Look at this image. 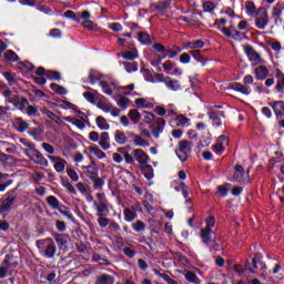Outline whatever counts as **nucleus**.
<instances>
[{
    "mask_svg": "<svg viewBox=\"0 0 284 284\" xmlns=\"http://www.w3.org/2000/svg\"><path fill=\"white\" fill-rule=\"evenodd\" d=\"M133 158L140 165V168H143L150 163V155L143 149H134L133 150Z\"/></svg>",
    "mask_w": 284,
    "mask_h": 284,
    "instance_id": "423d86ee",
    "label": "nucleus"
},
{
    "mask_svg": "<svg viewBox=\"0 0 284 284\" xmlns=\"http://www.w3.org/2000/svg\"><path fill=\"white\" fill-rule=\"evenodd\" d=\"M176 121L178 125H180L181 128H187V125H190V118H186L183 114L178 115Z\"/></svg>",
    "mask_w": 284,
    "mask_h": 284,
    "instance_id": "4c0bfd02",
    "label": "nucleus"
},
{
    "mask_svg": "<svg viewBox=\"0 0 284 284\" xmlns=\"http://www.w3.org/2000/svg\"><path fill=\"white\" fill-rule=\"evenodd\" d=\"M118 152H120V154H123L125 163H128L129 165H132L134 163V155L128 153L124 148H118Z\"/></svg>",
    "mask_w": 284,
    "mask_h": 284,
    "instance_id": "7c9ffc66",
    "label": "nucleus"
},
{
    "mask_svg": "<svg viewBox=\"0 0 284 284\" xmlns=\"http://www.w3.org/2000/svg\"><path fill=\"white\" fill-rule=\"evenodd\" d=\"M232 90H234L235 92H241L242 94H250V89H247V87L234 82L231 84Z\"/></svg>",
    "mask_w": 284,
    "mask_h": 284,
    "instance_id": "c85d7f7f",
    "label": "nucleus"
},
{
    "mask_svg": "<svg viewBox=\"0 0 284 284\" xmlns=\"http://www.w3.org/2000/svg\"><path fill=\"white\" fill-rule=\"evenodd\" d=\"M135 105L136 108H142L146 110L154 108V103H152V100L145 98L135 99Z\"/></svg>",
    "mask_w": 284,
    "mask_h": 284,
    "instance_id": "4468645a",
    "label": "nucleus"
},
{
    "mask_svg": "<svg viewBox=\"0 0 284 284\" xmlns=\"http://www.w3.org/2000/svg\"><path fill=\"white\" fill-rule=\"evenodd\" d=\"M34 163H38V165H43L44 168H48V159L41 154L39 158L34 160Z\"/></svg>",
    "mask_w": 284,
    "mask_h": 284,
    "instance_id": "680f3d73",
    "label": "nucleus"
},
{
    "mask_svg": "<svg viewBox=\"0 0 284 284\" xmlns=\"http://www.w3.org/2000/svg\"><path fill=\"white\" fill-rule=\"evenodd\" d=\"M17 202V193L9 192L7 197L3 199L0 203V214L2 215V219H6L8 214H10V211L12 210V206Z\"/></svg>",
    "mask_w": 284,
    "mask_h": 284,
    "instance_id": "7ed1b4c3",
    "label": "nucleus"
},
{
    "mask_svg": "<svg viewBox=\"0 0 284 284\" xmlns=\"http://www.w3.org/2000/svg\"><path fill=\"white\" fill-rule=\"evenodd\" d=\"M165 85H166V88H169V90H173L174 92L181 90V82H179V80H174L170 77L166 78Z\"/></svg>",
    "mask_w": 284,
    "mask_h": 284,
    "instance_id": "aec40b11",
    "label": "nucleus"
},
{
    "mask_svg": "<svg viewBox=\"0 0 284 284\" xmlns=\"http://www.w3.org/2000/svg\"><path fill=\"white\" fill-rule=\"evenodd\" d=\"M47 203L48 205H50L52 210H59L60 202H59V199H57L55 196L53 195L47 196Z\"/></svg>",
    "mask_w": 284,
    "mask_h": 284,
    "instance_id": "f704fd0d",
    "label": "nucleus"
},
{
    "mask_svg": "<svg viewBox=\"0 0 284 284\" xmlns=\"http://www.w3.org/2000/svg\"><path fill=\"white\" fill-rule=\"evenodd\" d=\"M30 105V102L28 101V99L22 98L21 100H19V104L18 108L19 110H27V108Z\"/></svg>",
    "mask_w": 284,
    "mask_h": 284,
    "instance_id": "bf43d9fd",
    "label": "nucleus"
},
{
    "mask_svg": "<svg viewBox=\"0 0 284 284\" xmlns=\"http://www.w3.org/2000/svg\"><path fill=\"white\" fill-rule=\"evenodd\" d=\"M20 143H22V145H23L24 148H27V149L24 150V154H27V156L30 154V151H32V150L36 149L34 143L30 142V141L27 140V139H21V140H20Z\"/></svg>",
    "mask_w": 284,
    "mask_h": 284,
    "instance_id": "c9c22d12",
    "label": "nucleus"
},
{
    "mask_svg": "<svg viewBox=\"0 0 284 284\" xmlns=\"http://www.w3.org/2000/svg\"><path fill=\"white\" fill-rule=\"evenodd\" d=\"M118 105H119V108H123V109L129 108V105H130V99H128V98H125V97L120 98V99L118 100Z\"/></svg>",
    "mask_w": 284,
    "mask_h": 284,
    "instance_id": "4d7b16f0",
    "label": "nucleus"
},
{
    "mask_svg": "<svg viewBox=\"0 0 284 284\" xmlns=\"http://www.w3.org/2000/svg\"><path fill=\"white\" fill-rule=\"evenodd\" d=\"M65 165H68V161L60 158V161L54 163L53 168L55 172L62 173L65 172Z\"/></svg>",
    "mask_w": 284,
    "mask_h": 284,
    "instance_id": "e433bc0d",
    "label": "nucleus"
},
{
    "mask_svg": "<svg viewBox=\"0 0 284 284\" xmlns=\"http://www.w3.org/2000/svg\"><path fill=\"white\" fill-rule=\"evenodd\" d=\"M123 65L129 73L136 72L139 70V67L134 62H124Z\"/></svg>",
    "mask_w": 284,
    "mask_h": 284,
    "instance_id": "49530a36",
    "label": "nucleus"
},
{
    "mask_svg": "<svg viewBox=\"0 0 284 284\" xmlns=\"http://www.w3.org/2000/svg\"><path fill=\"white\" fill-rule=\"evenodd\" d=\"M267 74H270V71L265 65H260L255 69L256 79H260V80L267 79Z\"/></svg>",
    "mask_w": 284,
    "mask_h": 284,
    "instance_id": "412c9836",
    "label": "nucleus"
},
{
    "mask_svg": "<svg viewBox=\"0 0 284 284\" xmlns=\"http://www.w3.org/2000/svg\"><path fill=\"white\" fill-rule=\"evenodd\" d=\"M45 78L50 81H59L61 80V73H59L58 71H45Z\"/></svg>",
    "mask_w": 284,
    "mask_h": 284,
    "instance_id": "37998d69",
    "label": "nucleus"
},
{
    "mask_svg": "<svg viewBox=\"0 0 284 284\" xmlns=\"http://www.w3.org/2000/svg\"><path fill=\"white\" fill-rule=\"evenodd\" d=\"M91 181L93 183L94 190H103V185H105V181H103V179L99 178V175L93 178Z\"/></svg>",
    "mask_w": 284,
    "mask_h": 284,
    "instance_id": "ea45409f",
    "label": "nucleus"
},
{
    "mask_svg": "<svg viewBox=\"0 0 284 284\" xmlns=\"http://www.w3.org/2000/svg\"><path fill=\"white\" fill-rule=\"evenodd\" d=\"M108 205H110V203H98L94 201L93 206L97 211V216H108V214H110V209Z\"/></svg>",
    "mask_w": 284,
    "mask_h": 284,
    "instance_id": "1a4fd4ad",
    "label": "nucleus"
},
{
    "mask_svg": "<svg viewBox=\"0 0 284 284\" xmlns=\"http://www.w3.org/2000/svg\"><path fill=\"white\" fill-rule=\"evenodd\" d=\"M207 114H209V119L213 121V125H216V128H221L222 125L221 116H225L223 111H216V109H210Z\"/></svg>",
    "mask_w": 284,
    "mask_h": 284,
    "instance_id": "6e6552de",
    "label": "nucleus"
},
{
    "mask_svg": "<svg viewBox=\"0 0 284 284\" xmlns=\"http://www.w3.org/2000/svg\"><path fill=\"white\" fill-rule=\"evenodd\" d=\"M201 239L206 245H210V243H212V230L202 229L201 230Z\"/></svg>",
    "mask_w": 284,
    "mask_h": 284,
    "instance_id": "a878e982",
    "label": "nucleus"
},
{
    "mask_svg": "<svg viewBox=\"0 0 284 284\" xmlns=\"http://www.w3.org/2000/svg\"><path fill=\"white\" fill-rule=\"evenodd\" d=\"M175 154L182 163H185L190 159V154H192V142L187 140L180 141Z\"/></svg>",
    "mask_w": 284,
    "mask_h": 284,
    "instance_id": "f03ea898",
    "label": "nucleus"
},
{
    "mask_svg": "<svg viewBox=\"0 0 284 284\" xmlns=\"http://www.w3.org/2000/svg\"><path fill=\"white\" fill-rule=\"evenodd\" d=\"M135 219H136V210H134V207L124 209V221H126V223H132V221Z\"/></svg>",
    "mask_w": 284,
    "mask_h": 284,
    "instance_id": "393cba45",
    "label": "nucleus"
},
{
    "mask_svg": "<svg viewBox=\"0 0 284 284\" xmlns=\"http://www.w3.org/2000/svg\"><path fill=\"white\" fill-rule=\"evenodd\" d=\"M203 45H205V42H203V40L184 42L183 50H199V48H203Z\"/></svg>",
    "mask_w": 284,
    "mask_h": 284,
    "instance_id": "a211bd4d",
    "label": "nucleus"
},
{
    "mask_svg": "<svg viewBox=\"0 0 284 284\" xmlns=\"http://www.w3.org/2000/svg\"><path fill=\"white\" fill-rule=\"evenodd\" d=\"M98 284H114V276L101 274L97 277Z\"/></svg>",
    "mask_w": 284,
    "mask_h": 284,
    "instance_id": "bb28decb",
    "label": "nucleus"
},
{
    "mask_svg": "<svg viewBox=\"0 0 284 284\" xmlns=\"http://www.w3.org/2000/svg\"><path fill=\"white\" fill-rule=\"evenodd\" d=\"M214 4L212 3V1H206L203 3V10L204 12H212L214 10Z\"/></svg>",
    "mask_w": 284,
    "mask_h": 284,
    "instance_id": "69168bd1",
    "label": "nucleus"
},
{
    "mask_svg": "<svg viewBox=\"0 0 284 284\" xmlns=\"http://www.w3.org/2000/svg\"><path fill=\"white\" fill-rule=\"evenodd\" d=\"M283 10H284V4L277 3L274 8H273V12L272 16L275 19V23H278V19H281V14H283Z\"/></svg>",
    "mask_w": 284,
    "mask_h": 284,
    "instance_id": "cd10ccee",
    "label": "nucleus"
},
{
    "mask_svg": "<svg viewBox=\"0 0 284 284\" xmlns=\"http://www.w3.org/2000/svg\"><path fill=\"white\" fill-rule=\"evenodd\" d=\"M89 139L92 141V143H97L101 139V135H99V132L97 131H91L89 133Z\"/></svg>",
    "mask_w": 284,
    "mask_h": 284,
    "instance_id": "e2e57ef3",
    "label": "nucleus"
},
{
    "mask_svg": "<svg viewBox=\"0 0 284 284\" xmlns=\"http://www.w3.org/2000/svg\"><path fill=\"white\" fill-rule=\"evenodd\" d=\"M134 90V83L120 88L122 94H130Z\"/></svg>",
    "mask_w": 284,
    "mask_h": 284,
    "instance_id": "0e129e2a",
    "label": "nucleus"
},
{
    "mask_svg": "<svg viewBox=\"0 0 284 284\" xmlns=\"http://www.w3.org/2000/svg\"><path fill=\"white\" fill-rule=\"evenodd\" d=\"M140 170L143 172L145 179L148 181L154 179V169L150 164H144V166L140 168Z\"/></svg>",
    "mask_w": 284,
    "mask_h": 284,
    "instance_id": "b1692460",
    "label": "nucleus"
},
{
    "mask_svg": "<svg viewBox=\"0 0 284 284\" xmlns=\"http://www.w3.org/2000/svg\"><path fill=\"white\" fill-rule=\"evenodd\" d=\"M4 59L7 61H10V63H14V61H19V55H17V53L12 50H8L6 53H4Z\"/></svg>",
    "mask_w": 284,
    "mask_h": 284,
    "instance_id": "58836bf2",
    "label": "nucleus"
},
{
    "mask_svg": "<svg viewBox=\"0 0 284 284\" xmlns=\"http://www.w3.org/2000/svg\"><path fill=\"white\" fill-rule=\"evenodd\" d=\"M63 120L68 123H72V125H77L79 130H85V124L90 121V119L82 111H78L74 118L64 116Z\"/></svg>",
    "mask_w": 284,
    "mask_h": 284,
    "instance_id": "20e7f679",
    "label": "nucleus"
},
{
    "mask_svg": "<svg viewBox=\"0 0 284 284\" xmlns=\"http://www.w3.org/2000/svg\"><path fill=\"white\" fill-rule=\"evenodd\" d=\"M268 44L271 45L272 50L275 52H281V43L277 40L271 39L268 41Z\"/></svg>",
    "mask_w": 284,
    "mask_h": 284,
    "instance_id": "5fc2aeb1",
    "label": "nucleus"
},
{
    "mask_svg": "<svg viewBox=\"0 0 284 284\" xmlns=\"http://www.w3.org/2000/svg\"><path fill=\"white\" fill-rule=\"evenodd\" d=\"M132 227L135 232H143L145 230V223L139 220L132 224Z\"/></svg>",
    "mask_w": 284,
    "mask_h": 284,
    "instance_id": "09e8293b",
    "label": "nucleus"
},
{
    "mask_svg": "<svg viewBox=\"0 0 284 284\" xmlns=\"http://www.w3.org/2000/svg\"><path fill=\"white\" fill-rule=\"evenodd\" d=\"M19 265L18 261L12 260L10 255H6L0 266V278H6L9 270H14Z\"/></svg>",
    "mask_w": 284,
    "mask_h": 284,
    "instance_id": "39448f33",
    "label": "nucleus"
},
{
    "mask_svg": "<svg viewBox=\"0 0 284 284\" xmlns=\"http://www.w3.org/2000/svg\"><path fill=\"white\" fill-rule=\"evenodd\" d=\"M138 41H140L142 45H151V43L154 41V37H139Z\"/></svg>",
    "mask_w": 284,
    "mask_h": 284,
    "instance_id": "8fccbe9b",
    "label": "nucleus"
},
{
    "mask_svg": "<svg viewBox=\"0 0 284 284\" xmlns=\"http://www.w3.org/2000/svg\"><path fill=\"white\" fill-rule=\"evenodd\" d=\"M17 130L18 132H26V130H28V128H30V124L26 121H23V119L19 118L17 120Z\"/></svg>",
    "mask_w": 284,
    "mask_h": 284,
    "instance_id": "a19ab883",
    "label": "nucleus"
},
{
    "mask_svg": "<svg viewBox=\"0 0 284 284\" xmlns=\"http://www.w3.org/2000/svg\"><path fill=\"white\" fill-rule=\"evenodd\" d=\"M284 89V74L281 73L278 75V80H277V84L275 87V90H277L278 92H283Z\"/></svg>",
    "mask_w": 284,
    "mask_h": 284,
    "instance_id": "603ef678",
    "label": "nucleus"
},
{
    "mask_svg": "<svg viewBox=\"0 0 284 284\" xmlns=\"http://www.w3.org/2000/svg\"><path fill=\"white\" fill-rule=\"evenodd\" d=\"M28 156L31 159V161H34L41 156V152H39L36 148L30 151V154Z\"/></svg>",
    "mask_w": 284,
    "mask_h": 284,
    "instance_id": "338daca9",
    "label": "nucleus"
},
{
    "mask_svg": "<svg viewBox=\"0 0 284 284\" xmlns=\"http://www.w3.org/2000/svg\"><path fill=\"white\" fill-rule=\"evenodd\" d=\"M26 112L28 116H37V112H39V109L34 105H28L26 109Z\"/></svg>",
    "mask_w": 284,
    "mask_h": 284,
    "instance_id": "864d4df0",
    "label": "nucleus"
},
{
    "mask_svg": "<svg viewBox=\"0 0 284 284\" xmlns=\"http://www.w3.org/2000/svg\"><path fill=\"white\" fill-rule=\"evenodd\" d=\"M156 10H159V12H165V10H168V8H170V4L166 1H160L156 4Z\"/></svg>",
    "mask_w": 284,
    "mask_h": 284,
    "instance_id": "13d9d810",
    "label": "nucleus"
},
{
    "mask_svg": "<svg viewBox=\"0 0 284 284\" xmlns=\"http://www.w3.org/2000/svg\"><path fill=\"white\" fill-rule=\"evenodd\" d=\"M50 88H51V90H53V92H57V94H68V90H65V88H63L57 83H51Z\"/></svg>",
    "mask_w": 284,
    "mask_h": 284,
    "instance_id": "c03bdc74",
    "label": "nucleus"
},
{
    "mask_svg": "<svg viewBox=\"0 0 284 284\" xmlns=\"http://www.w3.org/2000/svg\"><path fill=\"white\" fill-rule=\"evenodd\" d=\"M67 174L71 181H74L75 183L79 181V174L77 171H74V169H67Z\"/></svg>",
    "mask_w": 284,
    "mask_h": 284,
    "instance_id": "3c124183",
    "label": "nucleus"
},
{
    "mask_svg": "<svg viewBox=\"0 0 284 284\" xmlns=\"http://www.w3.org/2000/svg\"><path fill=\"white\" fill-rule=\"evenodd\" d=\"M99 145L102 150L108 151L112 148V144L110 143V133L102 132L100 134Z\"/></svg>",
    "mask_w": 284,
    "mask_h": 284,
    "instance_id": "9b49d317",
    "label": "nucleus"
},
{
    "mask_svg": "<svg viewBox=\"0 0 284 284\" xmlns=\"http://www.w3.org/2000/svg\"><path fill=\"white\" fill-rule=\"evenodd\" d=\"M98 79H99V75H98L97 71L91 70V71L89 72V83L94 84V83H97V80H98Z\"/></svg>",
    "mask_w": 284,
    "mask_h": 284,
    "instance_id": "052dcab7",
    "label": "nucleus"
},
{
    "mask_svg": "<svg viewBox=\"0 0 284 284\" xmlns=\"http://www.w3.org/2000/svg\"><path fill=\"white\" fill-rule=\"evenodd\" d=\"M114 141L118 145H125L128 143V135H125V132L116 130L114 132Z\"/></svg>",
    "mask_w": 284,
    "mask_h": 284,
    "instance_id": "6ab92c4d",
    "label": "nucleus"
},
{
    "mask_svg": "<svg viewBox=\"0 0 284 284\" xmlns=\"http://www.w3.org/2000/svg\"><path fill=\"white\" fill-rule=\"evenodd\" d=\"M7 103H12L16 108L19 106V95L17 94H11L7 100Z\"/></svg>",
    "mask_w": 284,
    "mask_h": 284,
    "instance_id": "6e6d98bb",
    "label": "nucleus"
},
{
    "mask_svg": "<svg viewBox=\"0 0 284 284\" xmlns=\"http://www.w3.org/2000/svg\"><path fill=\"white\" fill-rule=\"evenodd\" d=\"M273 109L275 115L278 118L284 116V102L283 101H274L270 103Z\"/></svg>",
    "mask_w": 284,
    "mask_h": 284,
    "instance_id": "ddd939ff",
    "label": "nucleus"
},
{
    "mask_svg": "<svg viewBox=\"0 0 284 284\" xmlns=\"http://www.w3.org/2000/svg\"><path fill=\"white\" fill-rule=\"evenodd\" d=\"M99 85L102 88L104 94L112 95L114 92V87H112L106 81H100Z\"/></svg>",
    "mask_w": 284,
    "mask_h": 284,
    "instance_id": "473e14b6",
    "label": "nucleus"
},
{
    "mask_svg": "<svg viewBox=\"0 0 284 284\" xmlns=\"http://www.w3.org/2000/svg\"><path fill=\"white\" fill-rule=\"evenodd\" d=\"M184 276L189 283L201 284V280L192 271H187Z\"/></svg>",
    "mask_w": 284,
    "mask_h": 284,
    "instance_id": "2f4dec72",
    "label": "nucleus"
},
{
    "mask_svg": "<svg viewBox=\"0 0 284 284\" xmlns=\"http://www.w3.org/2000/svg\"><path fill=\"white\" fill-rule=\"evenodd\" d=\"M89 152H91V154H93L94 156H97V159H106V154L105 152H103V150H101L99 146L97 145H91L89 146Z\"/></svg>",
    "mask_w": 284,
    "mask_h": 284,
    "instance_id": "5701e85b",
    "label": "nucleus"
},
{
    "mask_svg": "<svg viewBox=\"0 0 284 284\" xmlns=\"http://www.w3.org/2000/svg\"><path fill=\"white\" fill-rule=\"evenodd\" d=\"M163 128H165V120L163 118L158 119V123L152 128V134L155 139H159L161 132H163Z\"/></svg>",
    "mask_w": 284,
    "mask_h": 284,
    "instance_id": "dca6fc26",
    "label": "nucleus"
},
{
    "mask_svg": "<svg viewBox=\"0 0 284 284\" xmlns=\"http://www.w3.org/2000/svg\"><path fill=\"white\" fill-rule=\"evenodd\" d=\"M270 22V18L267 16V10L260 9L256 16L255 24L260 30L265 29V26Z\"/></svg>",
    "mask_w": 284,
    "mask_h": 284,
    "instance_id": "0eeeda50",
    "label": "nucleus"
},
{
    "mask_svg": "<svg viewBox=\"0 0 284 284\" xmlns=\"http://www.w3.org/2000/svg\"><path fill=\"white\" fill-rule=\"evenodd\" d=\"M53 239L59 247H65V245H68V235L65 234L55 233L53 234Z\"/></svg>",
    "mask_w": 284,
    "mask_h": 284,
    "instance_id": "4be33fe9",
    "label": "nucleus"
},
{
    "mask_svg": "<svg viewBox=\"0 0 284 284\" xmlns=\"http://www.w3.org/2000/svg\"><path fill=\"white\" fill-rule=\"evenodd\" d=\"M132 139L136 148H150V141L143 139L142 135L132 134Z\"/></svg>",
    "mask_w": 284,
    "mask_h": 284,
    "instance_id": "2eb2a0df",
    "label": "nucleus"
},
{
    "mask_svg": "<svg viewBox=\"0 0 284 284\" xmlns=\"http://www.w3.org/2000/svg\"><path fill=\"white\" fill-rule=\"evenodd\" d=\"M114 163H123V154L121 152L113 153L112 155Z\"/></svg>",
    "mask_w": 284,
    "mask_h": 284,
    "instance_id": "774afa93",
    "label": "nucleus"
},
{
    "mask_svg": "<svg viewBox=\"0 0 284 284\" xmlns=\"http://www.w3.org/2000/svg\"><path fill=\"white\" fill-rule=\"evenodd\" d=\"M95 123L100 130H108L110 128V123H108V120H105V118L101 115L95 119Z\"/></svg>",
    "mask_w": 284,
    "mask_h": 284,
    "instance_id": "72a5a7b5",
    "label": "nucleus"
},
{
    "mask_svg": "<svg viewBox=\"0 0 284 284\" xmlns=\"http://www.w3.org/2000/svg\"><path fill=\"white\" fill-rule=\"evenodd\" d=\"M106 215H100L98 219V225H100V227H108V225H110V223L112 221H110V219L105 217Z\"/></svg>",
    "mask_w": 284,
    "mask_h": 284,
    "instance_id": "de8ad7c7",
    "label": "nucleus"
},
{
    "mask_svg": "<svg viewBox=\"0 0 284 284\" xmlns=\"http://www.w3.org/2000/svg\"><path fill=\"white\" fill-rule=\"evenodd\" d=\"M40 112L44 114L47 119H50L51 121H53V123H57L58 125H61V123H63V120L59 118V115L54 114V112L48 110L47 108L41 109Z\"/></svg>",
    "mask_w": 284,
    "mask_h": 284,
    "instance_id": "f8f14e48",
    "label": "nucleus"
},
{
    "mask_svg": "<svg viewBox=\"0 0 284 284\" xmlns=\"http://www.w3.org/2000/svg\"><path fill=\"white\" fill-rule=\"evenodd\" d=\"M244 52L247 55V59L253 63H258V61H261V55L256 53L252 45H244Z\"/></svg>",
    "mask_w": 284,
    "mask_h": 284,
    "instance_id": "9d476101",
    "label": "nucleus"
},
{
    "mask_svg": "<svg viewBox=\"0 0 284 284\" xmlns=\"http://www.w3.org/2000/svg\"><path fill=\"white\" fill-rule=\"evenodd\" d=\"M82 170L84 174L88 176V179H90L91 181L95 176H99V169L94 168L93 165L82 166Z\"/></svg>",
    "mask_w": 284,
    "mask_h": 284,
    "instance_id": "f3484780",
    "label": "nucleus"
},
{
    "mask_svg": "<svg viewBox=\"0 0 284 284\" xmlns=\"http://www.w3.org/2000/svg\"><path fill=\"white\" fill-rule=\"evenodd\" d=\"M256 261H258V254H256L253 260H252V263H253V267L250 266V263H246L245 264V270H247L251 274H254L255 271L254 270H258V265L256 264Z\"/></svg>",
    "mask_w": 284,
    "mask_h": 284,
    "instance_id": "79ce46f5",
    "label": "nucleus"
},
{
    "mask_svg": "<svg viewBox=\"0 0 284 284\" xmlns=\"http://www.w3.org/2000/svg\"><path fill=\"white\" fill-rule=\"evenodd\" d=\"M129 118L136 125L141 121V113L136 109H132L129 111Z\"/></svg>",
    "mask_w": 284,
    "mask_h": 284,
    "instance_id": "c756f323",
    "label": "nucleus"
},
{
    "mask_svg": "<svg viewBox=\"0 0 284 284\" xmlns=\"http://www.w3.org/2000/svg\"><path fill=\"white\" fill-rule=\"evenodd\" d=\"M92 261H93V263H99L100 265H110V262H108V258L102 257L99 254H94L92 256Z\"/></svg>",
    "mask_w": 284,
    "mask_h": 284,
    "instance_id": "a18cd8bd",
    "label": "nucleus"
},
{
    "mask_svg": "<svg viewBox=\"0 0 284 284\" xmlns=\"http://www.w3.org/2000/svg\"><path fill=\"white\" fill-rule=\"evenodd\" d=\"M37 247L44 258H54L57 256V244L52 237L37 241Z\"/></svg>",
    "mask_w": 284,
    "mask_h": 284,
    "instance_id": "f257e3e1",
    "label": "nucleus"
}]
</instances>
